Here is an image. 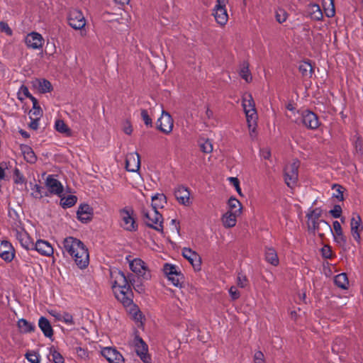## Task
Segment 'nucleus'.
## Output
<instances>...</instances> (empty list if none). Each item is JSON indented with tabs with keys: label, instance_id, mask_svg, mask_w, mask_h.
I'll return each mask as SVG.
<instances>
[{
	"label": "nucleus",
	"instance_id": "nucleus-1",
	"mask_svg": "<svg viewBox=\"0 0 363 363\" xmlns=\"http://www.w3.org/2000/svg\"><path fill=\"white\" fill-rule=\"evenodd\" d=\"M110 282L116 298L124 306L130 307V314L132 318L135 322L142 323L143 314L133 303L132 291L124 274L116 268L110 269Z\"/></svg>",
	"mask_w": 363,
	"mask_h": 363
},
{
	"label": "nucleus",
	"instance_id": "nucleus-2",
	"mask_svg": "<svg viewBox=\"0 0 363 363\" xmlns=\"http://www.w3.org/2000/svg\"><path fill=\"white\" fill-rule=\"evenodd\" d=\"M60 247L64 256L73 259L80 269H84L89 265V252L80 240L72 236L67 237L63 239Z\"/></svg>",
	"mask_w": 363,
	"mask_h": 363
},
{
	"label": "nucleus",
	"instance_id": "nucleus-3",
	"mask_svg": "<svg viewBox=\"0 0 363 363\" xmlns=\"http://www.w3.org/2000/svg\"><path fill=\"white\" fill-rule=\"evenodd\" d=\"M242 107L246 116L250 135L252 138H254L255 137L257 113L253 98L250 94L245 93L242 96Z\"/></svg>",
	"mask_w": 363,
	"mask_h": 363
},
{
	"label": "nucleus",
	"instance_id": "nucleus-4",
	"mask_svg": "<svg viewBox=\"0 0 363 363\" xmlns=\"http://www.w3.org/2000/svg\"><path fill=\"white\" fill-rule=\"evenodd\" d=\"M292 120L298 125H302L309 129H316L320 123L318 116L309 110H303L294 113Z\"/></svg>",
	"mask_w": 363,
	"mask_h": 363
},
{
	"label": "nucleus",
	"instance_id": "nucleus-5",
	"mask_svg": "<svg viewBox=\"0 0 363 363\" xmlns=\"http://www.w3.org/2000/svg\"><path fill=\"white\" fill-rule=\"evenodd\" d=\"M143 216L144 222L147 226L159 232L162 231L163 218L159 211L150 208H144Z\"/></svg>",
	"mask_w": 363,
	"mask_h": 363
},
{
	"label": "nucleus",
	"instance_id": "nucleus-6",
	"mask_svg": "<svg viewBox=\"0 0 363 363\" xmlns=\"http://www.w3.org/2000/svg\"><path fill=\"white\" fill-rule=\"evenodd\" d=\"M120 226L127 231H135L138 224L135 220L134 211L130 207H126L120 211L119 213Z\"/></svg>",
	"mask_w": 363,
	"mask_h": 363
},
{
	"label": "nucleus",
	"instance_id": "nucleus-7",
	"mask_svg": "<svg viewBox=\"0 0 363 363\" xmlns=\"http://www.w3.org/2000/svg\"><path fill=\"white\" fill-rule=\"evenodd\" d=\"M131 345L137 355L144 363H151V356L148 352V346L145 342L138 335H135L131 342Z\"/></svg>",
	"mask_w": 363,
	"mask_h": 363
},
{
	"label": "nucleus",
	"instance_id": "nucleus-8",
	"mask_svg": "<svg viewBox=\"0 0 363 363\" xmlns=\"http://www.w3.org/2000/svg\"><path fill=\"white\" fill-rule=\"evenodd\" d=\"M126 259L128 261L129 267L133 272L143 279L147 280L150 279V269L143 260L140 258L130 259L129 257H127Z\"/></svg>",
	"mask_w": 363,
	"mask_h": 363
},
{
	"label": "nucleus",
	"instance_id": "nucleus-9",
	"mask_svg": "<svg viewBox=\"0 0 363 363\" xmlns=\"http://www.w3.org/2000/svg\"><path fill=\"white\" fill-rule=\"evenodd\" d=\"M298 167L299 162L294 160L286 164L284 168V180L286 185L290 188H293L296 185L298 178Z\"/></svg>",
	"mask_w": 363,
	"mask_h": 363
},
{
	"label": "nucleus",
	"instance_id": "nucleus-10",
	"mask_svg": "<svg viewBox=\"0 0 363 363\" xmlns=\"http://www.w3.org/2000/svg\"><path fill=\"white\" fill-rule=\"evenodd\" d=\"M13 231L16 240L19 242L22 247L28 250H33V240L23 228L20 225H16Z\"/></svg>",
	"mask_w": 363,
	"mask_h": 363
},
{
	"label": "nucleus",
	"instance_id": "nucleus-11",
	"mask_svg": "<svg viewBox=\"0 0 363 363\" xmlns=\"http://www.w3.org/2000/svg\"><path fill=\"white\" fill-rule=\"evenodd\" d=\"M350 225L352 238L359 244L362 240L361 234L363 232V223L360 216L357 213H353Z\"/></svg>",
	"mask_w": 363,
	"mask_h": 363
},
{
	"label": "nucleus",
	"instance_id": "nucleus-12",
	"mask_svg": "<svg viewBox=\"0 0 363 363\" xmlns=\"http://www.w3.org/2000/svg\"><path fill=\"white\" fill-rule=\"evenodd\" d=\"M101 354L108 362V363H125L123 356L114 347H102L101 350Z\"/></svg>",
	"mask_w": 363,
	"mask_h": 363
},
{
	"label": "nucleus",
	"instance_id": "nucleus-13",
	"mask_svg": "<svg viewBox=\"0 0 363 363\" xmlns=\"http://www.w3.org/2000/svg\"><path fill=\"white\" fill-rule=\"evenodd\" d=\"M69 25L75 30H81L86 25V20L83 13L77 10H71L68 16Z\"/></svg>",
	"mask_w": 363,
	"mask_h": 363
},
{
	"label": "nucleus",
	"instance_id": "nucleus-14",
	"mask_svg": "<svg viewBox=\"0 0 363 363\" xmlns=\"http://www.w3.org/2000/svg\"><path fill=\"white\" fill-rule=\"evenodd\" d=\"M157 125L162 132L169 134L173 129V119L169 113L162 109L161 116L158 118Z\"/></svg>",
	"mask_w": 363,
	"mask_h": 363
},
{
	"label": "nucleus",
	"instance_id": "nucleus-15",
	"mask_svg": "<svg viewBox=\"0 0 363 363\" xmlns=\"http://www.w3.org/2000/svg\"><path fill=\"white\" fill-rule=\"evenodd\" d=\"M227 4L216 2L213 9V16L217 23L220 26L225 25L228 21V14L226 9Z\"/></svg>",
	"mask_w": 363,
	"mask_h": 363
},
{
	"label": "nucleus",
	"instance_id": "nucleus-16",
	"mask_svg": "<svg viewBox=\"0 0 363 363\" xmlns=\"http://www.w3.org/2000/svg\"><path fill=\"white\" fill-rule=\"evenodd\" d=\"M308 230L320 237H323L326 232H332L330 224L325 220L313 221V223L308 224Z\"/></svg>",
	"mask_w": 363,
	"mask_h": 363
},
{
	"label": "nucleus",
	"instance_id": "nucleus-17",
	"mask_svg": "<svg viewBox=\"0 0 363 363\" xmlns=\"http://www.w3.org/2000/svg\"><path fill=\"white\" fill-rule=\"evenodd\" d=\"M26 45L33 50H40L44 44V38L42 35L37 32L28 33L25 40Z\"/></svg>",
	"mask_w": 363,
	"mask_h": 363
},
{
	"label": "nucleus",
	"instance_id": "nucleus-18",
	"mask_svg": "<svg viewBox=\"0 0 363 363\" xmlns=\"http://www.w3.org/2000/svg\"><path fill=\"white\" fill-rule=\"evenodd\" d=\"M182 255L186 259L196 270H200L201 259L199 255L189 247L182 249Z\"/></svg>",
	"mask_w": 363,
	"mask_h": 363
},
{
	"label": "nucleus",
	"instance_id": "nucleus-19",
	"mask_svg": "<svg viewBox=\"0 0 363 363\" xmlns=\"http://www.w3.org/2000/svg\"><path fill=\"white\" fill-rule=\"evenodd\" d=\"M45 185L51 194H56L60 197L62 196L61 194L63 192V186L60 182L55 179L53 175H49L47 177Z\"/></svg>",
	"mask_w": 363,
	"mask_h": 363
},
{
	"label": "nucleus",
	"instance_id": "nucleus-20",
	"mask_svg": "<svg viewBox=\"0 0 363 363\" xmlns=\"http://www.w3.org/2000/svg\"><path fill=\"white\" fill-rule=\"evenodd\" d=\"M14 249L8 241H2L0 243V257L7 262H10L14 258Z\"/></svg>",
	"mask_w": 363,
	"mask_h": 363
},
{
	"label": "nucleus",
	"instance_id": "nucleus-21",
	"mask_svg": "<svg viewBox=\"0 0 363 363\" xmlns=\"http://www.w3.org/2000/svg\"><path fill=\"white\" fill-rule=\"evenodd\" d=\"M332 234L334 241L340 246H344L347 242L346 237L344 235L342 226L337 220L333 223Z\"/></svg>",
	"mask_w": 363,
	"mask_h": 363
},
{
	"label": "nucleus",
	"instance_id": "nucleus-22",
	"mask_svg": "<svg viewBox=\"0 0 363 363\" xmlns=\"http://www.w3.org/2000/svg\"><path fill=\"white\" fill-rule=\"evenodd\" d=\"M140 165V156L138 153L130 152L127 155L125 160V168L127 171L135 172L139 170Z\"/></svg>",
	"mask_w": 363,
	"mask_h": 363
},
{
	"label": "nucleus",
	"instance_id": "nucleus-23",
	"mask_svg": "<svg viewBox=\"0 0 363 363\" xmlns=\"http://www.w3.org/2000/svg\"><path fill=\"white\" fill-rule=\"evenodd\" d=\"M33 250L43 256L50 257L53 255L54 250L50 242L43 240H38L34 244Z\"/></svg>",
	"mask_w": 363,
	"mask_h": 363
},
{
	"label": "nucleus",
	"instance_id": "nucleus-24",
	"mask_svg": "<svg viewBox=\"0 0 363 363\" xmlns=\"http://www.w3.org/2000/svg\"><path fill=\"white\" fill-rule=\"evenodd\" d=\"M174 195L179 203L186 206L190 205V192L187 188L178 186L175 189Z\"/></svg>",
	"mask_w": 363,
	"mask_h": 363
},
{
	"label": "nucleus",
	"instance_id": "nucleus-25",
	"mask_svg": "<svg viewBox=\"0 0 363 363\" xmlns=\"http://www.w3.org/2000/svg\"><path fill=\"white\" fill-rule=\"evenodd\" d=\"M77 215L79 220L86 223L91 219L93 209L88 204H82L77 210Z\"/></svg>",
	"mask_w": 363,
	"mask_h": 363
},
{
	"label": "nucleus",
	"instance_id": "nucleus-26",
	"mask_svg": "<svg viewBox=\"0 0 363 363\" xmlns=\"http://www.w3.org/2000/svg\"><path fill=\"white\" fill-rule=\"evenodd\" d=\"M227 212L240 216L242 212V206L240 201L235 197H230L228 201Z\"/></svg>",
	"mask_w": 363,
	"mask_h": 363
},
{
	"label": "nucleus",
	"instance_id": "nucleus-27",
	"mask_svg": "<svg viewBox=\"0 0 363 363\" xmlns=\"http://www.w3.org/2000/svg\"><path fill=\"white\" fill-rule=\"evenodd\" d=\"M38 326L46 337L51 338L53 335V330L50 321L45 317H40L38 320Z\"/></svg>",
	"mask_w": 363,
	"mask_h": 363
},
{
	"label": "nucleus",
	"instance_id": "nucleus-28",
	"mask_svg": "<svg viewBox=\"0 0 363 363\" xmlns=\"http://www.w3.org/2000/svg\"><path fill=\"white\" fill-rule=\"evenodd\" d=\"M240 216L229 212H225L221 218L223 225L225 228H230L235 226L237 223V219Z\"/></svg>",
	"mask_w": 363,
	"mask_h": 363
},
{
	"label": "nucleus",
	"instance_id": "nucleus-29",
	"mask_svg": "<svg viewBox=\"0 0 363 363\" xmlns=\"http://www.w3.org/2000/svg\"><path fill=\"white\" fill-rule=\"evenodd\" d=\"M166 203V197L162 194H157L152 196V204L148 208L159 211L162 208Z\"/></svg>",
	"mask_w": 363,
	"mask_h": 363
},
{
	"label": "nucleus",
	"instance_id": "nucleus-30",
	"mask_svg": "<svg viewBox=\"0 0 363 363\" xmlns=\"http://www.w3.org/2000/svg\"><path fill=\"white\" fill-rule=\"evenodd\" d=\"M307 12L310 17L313 20L319 21L323 18L322 11L320 6L316 4L308 5Z\"/></svg>",
	"mask_w": 363,
	"mask_h": 363
},
{
	"label": "nucleus",
	"instance_id": "nucleus-31",
	"mask_svg": "<svg viewBox=\"0 0 363 363\" xmlns=\"http://www.w3.org/2000/svg\"><path fill=\"white\" fill-rule=\"evenodd\" d=\"M24 159L29 163H35L37 157L33 149L28 145H22L21 147Z\"/></svg>",
	"mask_w": 363,
	"mask_h": 363
},
{
	"label": "nucleus",
	"instance_id": "nucleus-32",
	"mask_svg": "<svg viewBox=\"0 0 363 363\" xmlns=\"http://www.w3.org/2000/svg\"><path fill=\"white\" fill-rule=\"evenodd\" d=\"M265 259L274 266H277L279 260L276 250L272 247H268L265 250Z\"/></svg>",
	"mask_w": 363,
	"mask_h": 363
},
{
	"label": "nucleus",
	"instance_id": "nucleus-33",
	"mask_svg": "<svg viewBox=\"0 0 363 363\" xmlns=\"http://www.w3.org/2000/svg\"><path fill=\"white\" fill-rule=\"evenodd\" d=\"M18 328L21 333H28L34 331L35 326L33 323L28 322L24 318L19 319L17 323Z\"/></svg>",
	"mask_w": 363,
	"mask_h": 363
},
{
	"label": "nucleus",
	"instance_id": "nucleus-34",
	"mask_svg": "<svg viewBox=\"0 0 363 363\" xmlns=\"http://www.w3.org/2000/svg\"><path fill=\"white\" fill-rule=\"evenodd\" d=\"M55 128L57 132L63 134L65 136L72 135V130L62 120L57 119L55 121Z\"/></svg>",
	"mask_w": 363,
	"mask_h": 363
},
{
	"label": "nucleus",
	"instance_id": "nucleus-35",
	"mask_svg": "<svg viewBox=\"0 0 363 363\" xmlns=\"http://www.w3.org/2000/svg\"><path fill=\"white\" fill-rule=\"evenodd\" d=\"M322 211L319 208L310 209L308 211V213L306 215L307 217V225L310 223H313V221H318L322 220L320 219V217L321 216Z\"/></svg>",
	"mask_w": 363,
	"mask_h": 363
},
{
	"label": "nucleus",
	"instance_id": "nucleus-36",
	"mask_svg": "<svg viewBox=\"0 0 363 363\" xmlns=\"http://www.w3.org/2000/svg\"><path fill=\"white\" fill-rule=\"evenodd\" d=\"M334 282L340 289H346L349 285V281L345 273H341L335 277Z\"/></svg>",
	"mask_w": 363,
	"mask_h": 363
},
{
	"label": "nucleus",
	"instance_id": "nucleus-37",
	"mask_svg": "<svg viewBox=\"0 0 363 363\" xmlns=\"http://www.w3.org/2000/svg\"><path fill=\"white\" fill-rule=\"evenodd\" d=\"M33 108L30 111V118L40 119L43 115V111L38 104V100L35 98L32 99Z\"/></svg>",
	"mask_w": 363,
	"mask_h": 363
},
{
	"label": "nucleus",
	"instance_id": "nucleus-38",
	"mask_svg": "<svg viewBox=\"0 0 363 363\" xmlns=\"http://www.w3.org/2000/svg\"><path fill=\"white\" fill-rule=\"evenodd\" d=\"M77 196L74 195H68L66 197L61 198L60 204L64 208H70L77 203Z\"/></svg>",
	"mask_w": 363,
	"mask_h": 363
},
{
	"label": "nucleus",
	"instance_id": "nucleus-39",
	"mask_svg": "<svg viewBox=\"0 0 363 363\" xmlns=\"http://www.w3.org/2000/svg\"><path fill=\"white\" fill-rule=\"evenodd\" d=\"M169 281L177 287H182L184 276L182 274L181 271L179 270L175 273V275L170 276L167 277Z\"/></svg>",
	"mask_w": 363,
	"mask_h": 363
},
{
	"label": "nucleus",
	"instance_id": "nucleus-40",
	"mask_svg": "<svg viewBox=\"0 0 363 363\" xmlns=\"http://www.w3.org/2000/svg\"><path fill=\"white\" fill-rule=\"evenodd\" d=\"M323 6L325 14L328 17H333L335 13L333 0H323Z\"/></svg>",
	"mask_w": 363,
	"mask_h": 363
},
{
	"label": "nucleus",
	"instance_id": "nucleus-41",
	"mask_svg": "<svg viewBox=\"0 0 363 363\" xmlns=\"http://www.w3.org/2000/svg\"><path fill=\"white\" fill-rule=\"evenodd\" d=\"M163 272L169 277L172 275H175V273L179 270V267L174 264L166 263L163 266Z\"/></svg>",
	"mask_w": 363,
	"mask_h": 363
},
{
	"label": "nucleus",
	"instance_id": "nucleus-42",
	"mask_svg": "<svg viewBox=\"0 0 363 363\" xmlns=\"http://www.w3.org/2000/svg\"><path fill=\"white\" fill-rule=\"evenodd\" d=\"M38 88L41 93H48L52 90L50 82L46 79L38 81Z\"/></svg>",
	"mask_w": 363,
	"mask_h": 363
},
{
	"label": "nucleus",
	"instance_id": "nucleus-43",
	"mask_svg": "<svg viewBox=\"0 0 363 363\" xmlns=\"http://www.w3.org/2000/svg\"><path fill=\"white\" fill-rule=\"evenodd\" d=\"M332 189L334 190L333 197L337 199L339 201L344 200L343 191L345 189L339 184H333Z\"/></svg>",
	"mask_w": 363,
	"mask_h": 363
},
{
	"label": "nucleus",
	"instance_id": "nucleus-44",
	"mask_svg": "<svg viewBox=\"0 0 363 363\" xmlns=\"http://www.w3.org/2000/svg\"><path fill=\"white\" fill-rule=\"evenodd\" d=\"M30 185H31L32 196L35 199H41L43 196V188L37 184H33V185H32V184H30Z\"/></svg>",
	"mask_w": 363,
	"mask_h": 363
},
{
	"label": "nucleus",
	"instance_id": "nucleus-45",
	"mask_svg": "<svg viewBox=\"0 0 363 363\" xmlns=\"http://www.w3.org/2000/svg\"><path fill=\"white\" fill-rule=\"evenodd\" d=\"M300 72L305 76H311L312 74L313 68L311 63L304 62L299 65Z\"/></svg>",
	"mask_w": 363,
	"mask_h": 363
},
{
	"label": "nucleus",
	"instance_id": "nucleus-46",
	"mask_svg": "<svg viewBox=\"0 0 363 363\" xmlns=\"http://www.w3.org/2000/svg\"><path fill=\"white\" fill-rule=\"evenodd\" d=\"M13 181L16 184H25L26 179L20 170L16 168L13 171Z\"/></svg>",
	"mask_w": 363,
	"mask_h": 363
},
{
	"label": "nucleus",
	"instance_id": "nucleus-47",
	"mask_svg": "<svg viewBox=\"0 0 363 363\" xmlns=\"http://www.w3.org/2000/svg\"><path fill=\"white\" fill-rule=\"evenodd\" d=\"M26 358L30 363H40V357L34 351L28 352L26 354Z\"/></svg>",
	"mask_w": 363,
	"mask_h": 363
},
{
	"label": "nucleus",
	"instance_id": "nucleus-48",
	"mask_svg": "<svg viewBox=\"0 0 363 363\" xmlns=\"http://www.w3.org/2000/svg\"><path fill=\"white\" fill-rule=\"evenodd\" d=\"M288 14L283 9H278L276 11V19L279 23L285 22L287 19Z\"/></svg>",
	"mask_w": 363,
	"mask_h": 363
},
{
	"label": "nucleus",
	"instance_id": "nucleus-49",
	"mask_svg": "<svg viewBox=\"0 0 363 363\" xmlns=\"http://www.w3.org/2000/svg\"><path fill=\"white\" fill-rule=\"evenodd\" d=\"M320 252L322 257L325 259H331L334 256L331 247L328 245H325L323 246V247L320 250Z\"/></svg>",
	"mask_w": 363,
	"mask_h": 363
},
{
	"label": "nucleus",
	"instance_id": "nucleus-50",
	"mask_svg": "<svg viewBox=\"0 0 363 363\" xmlns=\"http://www.w3.org/2000/svg\"><path fill=\"white\" fill-rule=\"evenodd\" d=\"M62 322L67 325H74L75 323L72 315L65 311L62 312Z\"/></svg>",
	"mask_w": 363,
	"mask_h": 363
},
{
	"label": "nucleus",
	"instance_id": "nucleus-51",
	"mask_svg": "<svg viewBox=\"0 0 363 363\" xmlns=\"http://www.w3.org/2000/svg\"><path fill=\"white\" fill-rule=\"evenodd\" d=\"M247 282L246 276L242 273H238L236 279L237 285L240 288H245L247 285Z\"/></svg>",
	"mask_w": 363,
	"mask_h": 363
},
{
	"label": "nucleus",
	"instance_id": "nucleus-52",
	"mask_svg": "<svg viewBox=\"0 0 363 363\" xmlns=\"http://www.w3.org/2000/svg\"><path fill=\"white\" fill-rule=\"evenodd\" d=\"M21 95H23L25 98L30 99L31 101H32L33 98H35L34 96H33L30 94V93L29 92L28 89L26 86H22L20 88L19 92H18V96H19L18 99H21V100H23V98L21 96Z\"/></svg>",
	"mask_w": 363,
	"mask_h": 363
},
{
	"label": "nucleus",
	"instance_id": "nucleus-53",
	"mask_svg": "<svg viewBox=\"0 0 363 363\" xmlns=\"http://www.w3.org/2000/svg\"><path fill=\"white\" fill-rule=\"evenodd\" d=\"M201 150L205 153H210L213 151V145L209 140H205L200 145Z\"/></svg>",
	"mask_w": 363,
	"mask_h": 363
},
{
	"label": "nucleus",
	"instance_id": "nucleus-54",
	"mask_svg": "<svg viewBox=\"0 0 363 363\" xmlns=\"http://www.w3.org/2000/svg\"><path fill=\"white\" fill-rule=\"evenodd\" d=\"M240 75L247 82H250L252 80V76L247 67H244L241 69Z\"/></svg>",
	"mask_w": 363,
	"mask_h": 363
},
{
	"label": "nucleus",
	"instance_id": "nucleus-55",
	"mask_svg": "<svg viewBox=\"0 0 363 363\" xmlns=\"http://www.w3.org/2000/svg\"><path fill=\"white\" fill-rule=\"evenodd\" d=\"M50 354L55 363H64L63 357L55 350H52Z\"/></svg>",
	"mask_w": 363,
	"mask_h": 363
},
{
	"label": "nucleus",
	"instance_id": "nucleus-56",
	"mask_svg": "<svg viewBox=\"0 0 363 363\" xmlns=\"http://www.w3.org/2000/svg\"><path fill=\"white\" fill-rule=\"evenodd\" d=\"M228 292H229V295H230V298H232V300H237L240 296V293L239 290L235 286H232L229 289Z\"/></svg>",
	"mask_w": 363,
	"mask_h": 363
},
{
	"label": "nucleus",
	"instance_id": "nucleus-57",
	"mask_svg": "<svg viewBox=\"0 0 363 363\" xmlns=\"http://www.w3.org/2000/svg\"><path fill=\"white\" fill-rule=\"evenodd\" d=\"M229 181L230 183L233 185V186L235 188L236 191L240 196H242V193L241 191V188L240 186V182L238 178L236 177H229Z\"/></svg>",
	"mask_w": 363,
	"mask_h": 363
},
{
	"label": "nucleus",
	"instance_id": "nucleus-58",
	"mask_svg": "<svg viewBox=\"0 0 363 363\" xmlns=\"http://www.w3.org/2000/svg\"><path fill=\"white\" fill-rule=\"evenodd\" d=\"M329 213L333 218H338L341 216L342 208L340 205H335Z\"/></svg>",
	"mask_w": 363,
	"mask_h": 363
},
{
	"label": "nucleus",
	"instance_id": "nucleus-59",
	"mask_svg": "<svg viewBox=\"0 0 363 363\" xmlns=\"http://www.w3.org/2000/svg\"><path fill=\"white\" fill-rule=\"evenodd\" d=\"M0 30L1 32L5 33L7 35H11L13 32L7 23L4 21L0 22Z\"/></svg>",
	"mask_w": 363,
	"mask_h": 363
},
{
	"label": "nucleus",
	"instance_id": "nucleus-60",
	"mask_svg": "<svg viewBox=\"0 0 363 363\" xmlns=\"http://www.w3.org/2000/svg\"><path fill=\"white\" fill-rule=\"evenodd\" d=\"M141 117L147 126H151L152 124V118L149 116L148 113L146 110L141 111Z\"/></svg>",
	"mask_w": 363,
	"mask_h": 363
},
{
	"label": "nucleus",
	"instance_id": "nucleus-61",
	"mask_svg": "<svg viewBox=\"0 0 363 363\" xmlns=\"http://www.w3.org/2000/svg\"><path fill=\"white\" fill-rule=\"evenodd\" d=\"M254 363H265L264 355L261 351H256L255 352Z\"/></svg>",
	"mask_w": 363,
	"mask_h": 363
},
{
	"label": "nucleus",
	"instance_id": "nucleus-62",
	"mask_svg": "<svg viewBox=\"0 0 363 363\" xmlns=\"http://www.w3.org/2000/svg\"><path fill=\"white\" fill-rule=\"evenodd\" d=\"M259 155L262 159L269 160L271 157V151L268 147H263L259 150Z\"/></svg>",
	"mask_w": 363,
	"mask_h": 363
},
{
	"label": "nucleus",
	"instance_id": "nucleus-63",
	"mask_svg": "<svg viewBox=\"0 0 363 363\" xmlns=\"http://www.w3.org/2000/svg\"><path fill=\"white\" fill-rule=\"evenodd\" d=\"M49 313L55 318L56 320L61 321L62 319V312L57 311L56 310H51Z\"/></svg>",
	"mask_w": 363,
	"mask_h": 363
},
{
	"label": "nucleus",
	"instance_id": "nucleus-64",
	"mask_svg": "<svg viewBox=\"0 0 363 363\" xmlns=\"http://www.w3.org/2000/svg\"><path fill=\"white\" fill-rule=\"evenodd\" d=\"M30 118L31 120V121L29 124L30 128L33 130H37L38 128V125H39L38 121L40 119L33 118Z\"/></svg>",
	"mask_w": 363,
	"mask_h": 363
}]
</instances>
